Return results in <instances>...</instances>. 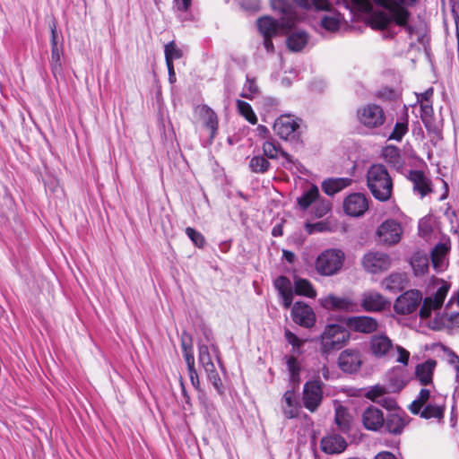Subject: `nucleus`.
<instances>
[{"label":"nucleus","mask_w":459,"mask_h":459,"mask_svg":"<svg viewBox=\"0 0 459 459\" xmlns=\"http://www.w3.org/2000/svg\"><path fill=\"white\" fill-rule=\"evenodd\" d=\"M354 4L364 10L368 11L371 9L372 4L370 0H351ZM375 3L383 7L384 11H379L372 15V24L375 28L384 30L387 28L392 22L404 28L409 35H411L413 29L408 25V21L411 16L410 12L396 0H374Z\"/></svg>","instance_id":"f257e3e1"},{"label":"nucleus","mask_w":459,"mask_h":459,"mask_svg":"<svg viewBox=\"0 0 459 459\" xmlns=\"http://www.w3.org/2000/svg\"><path fill=\"white\" fill-rule=\"evenodd\" d=\"M446 406V396L430 388H422L417 398L410 404L409 410L412 414L420 415L425 420L441 422L445 416Z\"/></svg>","instance_id":"f03ea898"},{"label":"nucleus","mask_w":459,"mask_h":459,"mask_svg":"<svg viewBox=\"0 0 459 459\" xmlns=\"http://www.w3.org/2000/svg\"><path fill=\"white\" fill-rule=\"evenodd\" d=\"M370 351L377 358L394 359L396 362L407 366L410 352L399 345H394L392 340L385 333L375 334L370 338Z\"/></svg>","instance_id":"7ed1b4c3"},{"label":"nucleus","mask_w":459,"mask_h":459,"mask_svg":"<svg viewBox=\"0 0 459 459\" xmlns=\"http://www.w3.org/2000/svg\"><path fill=\"white\" fill-rule=\"evenodd\" d=\"M367 185L376 199L385 202L391 197L393 182L385 166L377 164L368 169Z\"/></svg>","instance_id":"20e7f679"},{"label":"nucleus","mask_w":459,"mask_h":459,"mask_svg":"<svg viewBox=\"0 0 459 459\" xmlns=\"http://www.w3.org/2000/svg\"><path fill=\"white\" fill-rule=\"evenodd\" d=\"M349 332L342 325L333 324L325 326L320 336V351L323 355L340 350L349 340Z\"/></svg>","instance_id":"39448f33"},{"label":"nucleus","mask_w":459,"mask_h":459,"mask_svg":"<svg viewBox=\"0 0 459 459\" xmlns=\"http://www.w3.org/2000/svg\"><path fill=\"white\" fill-rule=\"evenodd\" d=\"M430 327L436 331L452 332L459 329V290L456 297L453 296L446 306L445 312L437 315L431 322Z\"/></svg>","instance_id":"423d86ee"},{"label":"nucleus","mask_w":459,"mask_h":459,"mask_svg":"<svg viewBox=\"0 0 459 459\" xmlns=\"http://www.w3.org/2000/svg\"><path fill=\"white\" fill-rule=\"evenodd\" d=\"M344 259L345 255L341 249H326L317 256L315 264L316 270L321 275H333L342 269Z\"/></svg>","instance_id":"0eeeda50"},{"label":"nucleus","mask_w":459,"mask_h":459,"mask_svg":"<svg viewBox=\"0 0 459 459\" xmlns=\"http://www.w3.org/2000/svg\"><path fill=\"white\" fill-rule=\"evenodd\" d=\"M211 352H212L217 359H219V350L215 344L212 343L210 348L204 344L200 345L198 360L205 370L210 382L213 385L217 391L221 392V380L218 372L216 371Z\"/></svg>","instance_id":"6e6552de"},{"label":"nucleus","mask_w":459,"mask_h":459,"mask_svg":"<svg viewBox=\"0 0 459 459\" xmlns=\"http://www.w3.org/2000/svg\"><path fill=\"white\" fill-rule=\"evenodd\" d=\"M359 122L367 128L374 129L382 126L385 121L383 108L375 103H368L357 110Z\"/></svg>","instance_id":"1a4fd4ad"},{"label":"nucleus","mask_w":459,"mask_h":459,"mask_svg":"<svg viewBox=\"0 0 459 459\" xmlns=\"http://www.w3.org/2000/svg\"><path fill=\"white\" fill-rule=\"evenodd\" d=\"M323 401V383L318 379L305 383L302 391V403L310 412H315Z\"/></svg>","instance_id":"9d476101"},{"label":"nucleus","mask_w":459,"mask_h":459,"mask_svg":"<svg viewBox=\"0 0 459 459\" xmlns=\"http://www.w3.org/2000/svg\"><path fill=\"white\" fill-rule=\"evenodd\" d=\"M390 300L375 290L363 291L359 297V306L365 312L380 313L390 307Z\"/></svg>","instance_id":"9b49d317"},{"label":"nucleus","mask_w":459,"mask_h":459,"mask_svg":"<svg viewBox=\"0 0 459 459\" xmlns=\"http://www.w3.org/2000/svg\"><path fill=\"white\" fill-rule=\"evenodd\" d=\"M448 290L449 285L445 281L440 282L435 292L423 299V304L420 309V316L423 319L428 318L433 311L439 309L447 296Z\"/></svg>","instance_id":"f8f14e48"},{"label":"nucleus","mask_w":459,"mask_h":459,"mask_svg":"<svg viewBox=\"0 0 459 459\" xmlns=\"http://www.w3.org/2000/svg\"><path fill=\"white\" fill-rule=\"evenodd\" d=\"M422 301V294L420 290H410L401 294L394 303V310L399 315L413 313Z\"/></svg>","instance_id":"ddd939ff"},{"label":"nucleus","mask_w":459,"mask_h":459,"mask_svg":"<svg viewBox=\"0 0 459 459\" xmlns=\"http://www.w3.org/2000/svg\"><path fill=\"white\" fill-rule=\"evenodd\" d=\"M299 121L290 115L281 116L273 125L275 134L287 141H292L299 137Z\"/></svg>","instance_id":"4468645a"},{"label":"nucleus","mask_w":459,"mask_h":459,"mask_svg":"<svg viewBox=\"0 0 459 459\" xmlns=\"http://www.w3.org/2000/svg\"><path fill=\"white\" fill-rule=\"evenodd\" d=\"M390 256L383 252L372 251L367 253L362 258L363 268L370 273L386 271L391 267Z\"/></svg>","instance_id":"2eb2a0df"},{"label":"nucleus","mask_w":459,"mask_h":459,"mask_svg":"<svg viewBox=\"0 0 459 459\" xmlns=\"http://www.w3.org/2000/svg\"><path fill=\"white\" fill-rule=\"evenodd\" d=\"M377 236L380 242L385 245H395L400 242L403 235V228L395 220H385L377 229Z\"/></svg>","instance_id":"dca6fc26"},{"label":"nucleus","mask_w":459,"mask_h":459,"mask_svg":"<svg viewBox=\"0 0 459 459\" xmlns=\"http://www.w3.org/2000/svg\"><path fill=\"white\" fill-rule=\"evenodd\" d=\"M365 396L387 410H394L397 406L395 399L390 395L389 388L382 385L369 386Z\"/></svg>","instance_id":"f3484780"},{"label":"nucleus","mask_w":459,"mask_h":459,"mask_svg":"<svg viewBox=\"0 0 459 459\" xmlns=\"http://www.w3.org/2000/svg\"><path fill=\"white\" fill-rule=\"evenodd\" d=\"M362 364L361 354L356 349L342 351L338 358V366L345 373L357 372Z\"/></svg>","instance_id":"a211bd4d"},{"label":"nucleus","mask_w":459,"mask_h":459,"mask_svg":"<svg viewBox=\"0 0 459 459\" xmlns=\"http://www.w3.org/2000/svg\"><path fill=\"white\" fill-rule=\"evenodd\" d=\"M343 209L350 216H361L368 209V199L361 193L351 194L343 201Z\"/></svg>","instance_id":"6ab92c4d"},{"label":"nucleus","mask_w":459,"mask_h":459,"mask_svg":"<svg viewBox=\"0 0 459 459\" xmlns=\"http://www.w3.org/2000/svg\"><path fill=\"white\" fill-rule=\"evenodd\" d=\"M321 305L328 310L355 312L358 310L357 304L347 297H338L329 294L320 299Z\"/></svg>","instance_id":"aec40b11"},{"label":"nucleus","mask_w":459,"mask_h":459,"mask_svg":"<svg viewBox=\"0 0 459 459\" xmlns=\"http://www.w3.org/2000/svg\"><path fill=\"white\" fill-rule=\"evenodd\" d=\"M257 25L260 32L264 35V37H273L278 34H285L293 27L287 26L285 22L281 19L277 21L270 16H264L258 19Z\"/></svg>","instance_id":"412c9836"},{"label":"nucleus","mask_w":459,"mask_h":459,"mask_svg":"<svg viewBox=\"0 0 459 459\" xmlns=\"http://www.w3.org/2000/svg\"><path fill=\"white\" fill-rule=\"evenodd\" d=\"M202 126L206 128L210 134V143L212 142L218 131V117L216 113L208 106L201 105L195 108Z\"/></svg>","instance_id":"4be33fe9"},{"label":"nucleus","mask_w":459,"mask_h":459,"mask_svg":"<svg viewBox=\"0 0 459 459\" xmlns=\"http://www.w3.org/2000/svg\"><path fill=\"white\" fill-rule=\"evenodd\" d=\"M293 321L306 328H310L315 325L316 316L312 308L305 303L296 302L291 309Z\"/></svg>","instance_id":"5701e85b"},{"label":"nucleus","mask_w":459,"mask_h":459,"mask_svg":"<svg viewBox=\"0 0 459 459\" xmlns=\"http://www.w3.org/2000/svg\"><path fill=\"white\" fill-rule=\"evenodd\" d=\"M346 325L359 333H372L378 328V322L377 319L368 316H357L348 317Z\"/></svg>","instance_id":"b1692460"},{"label":"nucleus","mask_w":459,"mask_h":459,"mask_svg":"<svg viewBox=\"0 0 459 459\" xmlns=\"http://www.w3.org/2000/svg\"><path fill=\"white\" fill-rule=\"evenodd\" d=\"M408 179L412 184L413 191L420 195L421 198L433 191L431 180L423 171L411 170L408 174Z\"/></svg>","instance_id":"393cba45"},{"label":"nucleus","mask_w":459,"mask_h":459,"mask_svg":"<svg viewBox=\"0 0 459 459\" xmlns=\"http://www.w3.org/2000/svg\"><path fill=\"white\" fill-rule=\"evenodd\" d=\"M362 423L368 430H380L385 424V416L383 411L377 407L368 406L362 413Z\"/></svg>","instance_id":"a878e982"},{"label":"nucleus","mask_w":459,"mask_h":459,"mask_svg":"<svg viewBox=\"0 0 459 459\" xmlns=\"http://www.w3.org/2000/svg\"><path fill=\"white\" fill-rule=\"evenodd\" d=\"M409 417L403 411H394L385 418L384 427L385 430L393 435H400L408 425Z\"/></svg>","instance_id":"bb28decb"},{"label":"nucleus","mask_w":459,"mask_h":459,"mask_svg":"<svg viewBox=\"0 0 459 459\" xmlns=\"http://www.w3.org/2000/svg\"><path fill=\"white\" fill-rule=\"evenodd\" d=\"M263 152L268 159H277L281 155L284 159L282 166L286 169H291L296 165L294 159L288 152L281 150L273 141L264 142Z\"/></svg>","instance_id":"cd10ccee"},{"label":"nucleus","mask_w":459,"mask_h":459,"mask_svg":"<svg viewBox=\"0 0 459 459\" xmlns=\"http://www.w3.org/2000/svg\"><path fill=\"white\" fill-rule=\"evenodd\" d=\"M299 404L293 390H287L281 398V411L285 418L294 419L299 412Z\"/></svg>","instance_id":"c85d7f7f"},{"label":"nucleus","mask_w":459,"mask_h":459,"mask_svg":"<svg viewBox=\"0 0 459 459\" xmlns=\"http://www.w3.org/2000/svg\"><path fill=\"white\" fill-rule=\"evenodd\" d=\"M407 284L408 278L404 273H392L383 279L380 283L382 289L390 292L400 291L403 290Z\"/></svg>","instance_id":"c756f323"},{"label":"nucleus","mask_w":459,"mask_h":459,"mask_svg":"<svg viewBox=\"0 0 459 459\" xmlns=\"http://www.w3.org/2000/svg\"><path fill=\"white\" fill-rule=\"evenodd\" d=\"M436 366L437 362L434 359H428L417 365L415 368L416 379L423 385H431Z\"/></svg>","instance_id":"7c9ffc66"},{"label":"nucleus","mask_w":459,"mask_h":459,"mask_svg":"<svg viewBox=\"0 0 459 459\" xmlns=\"http://www.w3.org/2000/svg\"><path fill=\"white\" fill-rule=\"evenodd\" d=\"M273 10L278 11L282 16L281 20L285 22L287 26H294L297 14L294 8L285 0H271Z\"/></svg>","instance_id":"2f4dec72"},{"label":"nucleus","mask_w":459,"mask_h":459,"mask_svg":"<svg viewBox=\"0 0 459 459\" xmlns=\"http://www.w3.org/2000/svg\"><path fill=\"white\" fill-rule=\"evenodd\" d=\"M274 287L282 299V305L285 308H289L293 300V290L290 281L285 276H280L274 281Z\"/></svg>","instance_id":"473e14b6"},{"label":"nucleus","mask_w":459,"mask_h":459,"mask_svg":"<svg viewBox=\"0 0 459 459\" xmlns=\"http://www.w3.org/2000/svg\"><path fill=\"white\" fill-rule=\"evenodd\" d=\"M321 446L327 454H337L345 450L347 443L342 436L332 435L322 439Z\"/></svg>","instance_id":"72a5a7b5"},{"label":"nucleus","mask_w":459,"mask_h":459,"mask_svg":"<svg viewBox=\"0 0 459 459\" xmlns=\"http://www.w3.org/2000/svg\"><path fill=\"white\" fill-rule=\"evenodd\" d=\"M450 249L447 243L437 244L431 252L432 264L435 270L443 271L447 264L446 255Z\"/></svg>","instance_id":"f704fd0d"},{"label":"nucleus","mask_w":459,"mask_h":459,"mask_svg":"<svg viewBox=\"0 0 459 459\" xmlns=\"http://www.w3.org/2000/svg\"><path fill=\"white\" fill-rule=\"evenodd\" d=\"M351 179L348 178H328L323 181L322 189L327 195H333L349 186Z\"/></svg>","instance_id":"c9c22d12"},{"label":"nucleus","mask_w":459,"mask_h":459,"mask_svg":"<svg viewBox=\"0 0 459 459\" xmlns=\"http://www.w3.org/2000/svg\"><path fill=\"white\" fill-rule=\"evenodd\" d=\"M319 189L312 185L305 190L300 197L298 198V204L302 210H307L319 197Z\"/></svg>","instance_id":"e433bc0d"},{"label":"nucleus","mask_w":459,"mask_h":459,"mask_svg":"<svg viewBox=\"0 0 459 459\" xmlns=\"http://www.w3.org/2000/svg\"><path fill=\"white\" fill-rule=\"evenodd\" d=\"M307 43V35L304 31H297L290 34L287 39V46L290 50L300 51Z\"/></svg>","instance_id":"4c0bfd02"},{"label":"nucleus","mask_w":459,"mask_h":459,"mask_svg":"<svg viewBox=\"0 0 459 459\" xmlns=\"http://www.w3.org/2000/svg\"><path fill=\"white\" fill-rule=\"evenodd\" d=\"M295 293L307 298H316V291L311 282L306 279H296L294 282Z\"/></svg>","instance_id":"58836bf2"},{"label":"nucleus","mask_w":459,"mask_h":459,"mask_svg":"<svg viewBox=\"0 0 459 459\" xmlns=\"http://www.w3.org/2000/svg\"><path fill=\"white\" fill-rule=\"evenodd\" d=\"M415 275H424L429 270V258L426 255L415 254L411 260Z\"/></svg>","instance_id":"ea45409f"},{"label":"nucleus","mask_w":459,"mask_h":459,"mask_svg":"<svg viewBox=\"0 0 459 459\" xmlns=\"http://www.w3.org/2000/svg\"><path fill=\"white\" fill-rule=\"evenodd\" d=\"M296 4L306 10L327 11L330 3L327 0H294Z\"/></svg>","instance_id":"a19ab883"},{"label":"nucleus","mask_w":459,"mask_h":459,"mask_svg":"<svg viewBox=\"0 0 459 459\" xmlns=\"http://www.w3.org/2000/svg\"><path fill=\"white\" fill-rule=\"evenodd\" d=\"M335 423L342 431L349 429L350 415L345 407L340 405L335 409Z\"/></svg>","instance_id":"79ce46f5"},{"label":"nucleus","mask_w":459,"mask_h":459,"mask_svg":"<svg viewBox=\"0 0 459 459\" xmlns=\"http://www.w3.org/2000/svg\"><path fill=\"white\" fill-rule=\"evenodd\" d=\"M237 108L239 114L244 117L250 124L257 123V117L255 114L251 105L244 100H237Z\"/></svg>","instance_id":"37998d69"},{"label":"nucleus","mask_w":459,"mask_h":459,"mask_svg":"<svg viewBox=\"0 0 459 459\" xmlns=\"http://www.w3.org/2000/svg\"><path fill=\"white\" fill-rule=\"evenodd\" d=\"M62 46L51 48L50 67L55 76H56V74H60L62 71Z\"/></svg>","instance_id":"c03bdc74"},{"label":"nucleus","mask_w":459,"mask_h":459,"mask_svg":"<svg viewBox=\"0 0 459 459\" xmlns=\"http://www.w3.org/2000/svg\"><path fill=\"white\" fill-rule=\"evenodd\" d=\"M287 368L290 373V380L293 384H299L300 381V366L294 356L286 357Z\"/></svg>","instance_id":"a18cd8bd"},{"label":"nucleus","mask_w":459,"mask_h":459,"mask_svg":"<svg viewBox=\"0 0 459 459\" xmlns=\"http://www.w3.org/2000/svg\"><path fill=\"white\" fill-rule=\"evenodd\" d=\"M164 54L166 64H173V60L179 59L183 56L182 50L176 46L174 41L165 45Z\"/></svg>","instance_id":"49530a36"},{"label":"nucleus","mask_w":459,"mask_h":459,"mask_svg":"<svg viewBox=\"0 0 459 459\" xmlns=\"http://www.w3.org/2000/svg\"><path fill=\"white\" fill-rule=\"evenodd\" d=\"M341 22V16L339 13H330L325 15L322 18L321 24L322 26L330 31H335L339 29Z\"/></svg>","instance_id":"de8ad7c7"},{"label":"nucleus","mask_w":459,"mask_h":459,"mask_svg":"<svg viewBox=\"0 0 459 459\" xmlns=\"http://www.w3.org/2000/svg\"><path fill=\"white\" fill-rule=\"evenodd\" d=\"M331 207L332 204L329 200L319 196L314 204V214L316 218H322L328 213Z\"/></svg>","instance_id":"09e8293b"},{"label":"nucleus","mask_w":459,"mask_h":459,"mask_svg":"<svg viewBox=\"0 0 459 459\" xmlns=\"http://www.w3.org/2000/svg\"><path fill=\"white\" fill-rule=\"evenodd\" d=\"M270 166L269 161L263 156H254L249 163L251 170L255 173H264Z\"/></svg>","instance_id":"8fccbe9b"},{"label":"nucleus","mask_w":459,"mask_h":459,"mask_svg":"<svg viewBox=\"0 0 459 459\" xmlns=\"http://www.w3.org/2000/svg\"><path fill=\"white\" fill-rule=\"evenodd\" d=\"M258 92V86L255 80L247 79V82L243 87L242 92L240 96L245 99H253L255 95Z\"/></svg>","instance_id":"3c124183"},{"label":"nucleus","mask_w":459,"mask_h":459,"mask_svg":"<svg viewBox=\"0 0 459 459\" xmlns=\"http://www.w3.org/2000/svg\"><path fill=\"white\" fill-rule=\"evenodd\" d=\"M408 131V123L407 122H397L394 127L393 132L391 133L389 139L401 141L403 135Z\"/></svg>","instance_id":"603ef678"},{"label":"nucleus","mask_w":459,"mask_h":459,"mask_svg":"<svg viewBox=\"0 0 459 459\" xmlns=\"http://www.w3.org/2000/svg\"><path fill=\"white\" fill-rule=\"evenodd\" d=\"M186 234L196 247H204L205 239L204 237L199 231L195 230L191 227H188L186 229Z\"/></svg>","instance_id":"864d4df0"},{"label":"nucleus","mask_w":459,"mask_h":459,"mask_svg":"<svg viewBox=\"0 0 459 459\" xmlns=\"http://www.w3.org/2000/svg\"><path fill=\"white\" fill-rule=\"evenodd\" d=\"M284 336L287 342L292 345L293 351H298L306 341L299 339L295 333L290 330H285Z\"/></svg>","instance_id":"5fc2aeb1"},{"label":"nucleus","mask_w":459,"mask_h":459,"mask_svg":"<svg viewBox=\"0 0 459 459\" xmlns=\"http://www.w3.org/2000/svg\"><path fill=\"white\" fill-rule=\"evenodd\" d=\"M383 155L385 159H388L390 162H397L399 160V149L393 146L385 147L383 150Z\"/></svg>","instance_id":"6e6d98bb"},{"label":"nucleus","mask_w":459,"mask_h":459,"mask_svg":"<svg viewBox=\"0 0 459 459\" xmlns=\"http://www.w3.org/2000/svg\"><path fill=\"white\" fill-rule=\"evenodd\" d=\"M306 230L309 234L314 232H324L329 230L327 223L324 221H318L316 223H307L306 225Z\"/></svg>","instance_id":"4d7b16f0"},{"label":"nucleus","mask_w":459,"mask_h":459,"mask_svg":"<svg viewBox=\"0 0 459 459\" xmlns=\"http://www.w3.org/2000/svg\"><path fill=\"white\" fill-rule=\"evenodd\" d=\"M239 4L246 10L256 11L259 9V0H238Z\"/></svg>","instance_id":"13d9d810"},{"label":"nucleus","mask_w":459,"mask_h":459,"mask_svg":"<svg viewBox=\"0 0 459 459\" xmlns=\"http://www.w3.org/2000/svg\"><path fill=\"white\" fill-rule=\"evenodd\" d=\"M419 103L420 104V108H421V112H422L421 117L424 120V117L431 116V114L433 112L432 104L430 101H429V102L421 101Z\"/></svg>","instance_id":"bf43d9fd"},{"label":"nucleus","mask_w":459,"mask_h":459,"mask_svg":"<svg viewBox=\"0 0 459 459\" xmlns=\"http://www.w3.org/2000/svg\"><path fill=\"white\" fill-rule=\"evenodd\" d=\"M50 30H51V48L59 47L58 33H57L56 25L55 22H53L50 24Z\"/></svg>","instance_id":"052dcab7"},{"label":"nucleus","mask_w":459,"mask_h":459,"mask_svg":"<svg viewBox=\"0 0 459 459\" xmlns=\"http://www.w3.org/2000/svg\"><path fill=\"white\" fill-rule=\"evenodd\" d=\"M181 345L183 351H192V340L187 334H184L181 338Z\"/></svg>","instance_id":"680f3d73"},{"label":"nucleus","mask_w":459,"mask_h":459,"mask_svg":"<svg viewBox=\"0 0 459 459\" xmlns=\"http://www.w3.org/2000/svg\"><path fill=\"white\" fill-rule=\"evenodd\" d=\"M433 95V89L429 88L425 92L417 94V102H429Z\"/></svg>","instance_id":"e2e57ef3"},{"label":"nucleus","mask_w":459,"mask_h":459,"mask_svg":"<svg viewBox=\"0 0 459 459\" xmlns=\"http://www.w3.org/2000/svg\"><path fill=\"white\" fill-rule=\"evenodd\" d=\"M192 0H174L175 5L179 11H186L191 4Z\"/></svg>","instance_id":"0e129e2a"},{"label":"nucleus","mask_w":459,"mask_h":459,"mask_svg":"<svg viewBox=\"0 0 459 459\" xmlns=\"http://www.w3.org/2000/svg\"><path fill=\"white\" fill-rule=\"evenodd\" d=\"M184 357L187 365V368H195V357L192 351H184Z\"/></svg>","instance_id":"69168bd1"},{"label":"nucleus","mask_w":459,"mask_h":459,"mask_svg":"<svg viewBox=\"0 0 459 459\" xmlns=\"http://www.w3.org/2000/svg\"><path fill=\"white\" fill-rule=\"evenodd\" d=\"M188 373L192 385L197 388L199 385V380L196 370L195 369V368H188Z\"/></svg>","instance_id":"338daca9"},{"label":"nucleus","mask_w":459,"mask_h":459,"mask_svg":"<svg viewBox=\"0 0 459 459\" xmlns=\"http://www.w3.org/2000/svg\"><path fill=\"white\" fill-rule=\"evenodd\" d=\"M375 459H396V457L390 452L383 451L378 453Z\"/></svg>","instance_id":"774afa93"}]
</instances>
